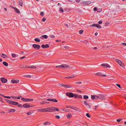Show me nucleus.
Listing matches in <instances>:
<instances>
[{
    "label": "nucleus",
    "instance_id": "obj_1",
    "mask_svg": "<svg viewBox=\"0 0 126 126\" xmlns=\"http://www.w3.org/2000/svg\"><path fill=\"white\" fill-rule=\"evenodd\" d=\"M46 112H53L55 111H59V109L55 107H51L48 108H46Z\"/></svg>",
    "mask_w": 126,
    "mask_h": 126
},
{
    "label": "nucleus",
    "instance_id": "obj_2",
    "mask_svg": "<svg viewBox=\"0 0 126 126\" xmlns=\"http://www.w3.org/2000/svg\"><path fill=\"white\" fill-rule=\"evenodd\" d=\"M21 100L22 101L25 102H30L33 100V99H32L26 98L23 97L21 98Z\"/></svg>",
    "mask_w": 126,
    "mask_h": 126
},
{
    "label": "nucleus",
    "instance_id": "obj_3",
    "mask_svg": "<svg viewBox=\"0 0 126 126\" xmlns=\"http://www.w3.org/2000/svg\"><path fill=\"white\" fill-rule=\"evenodd\" d=\"M84 104L86 106L88 109H90L91 108V105L89 102L87 101H84Z\"/></svg>",
    "mask_w": 126,
    "mask_h": 126
},
{
    "label": "nucleus",
    "instance_id": "obj_4",
    "mask_svg": "<svg viewBox=\"0 0 126 126\" xmlns=\"http://www.w3.org/2000/svg\"><path fill=\"white\" fill-rule=\"evenodd\" d=\"M66 95L69 97H74V94L71 92H66Z\"/></svg>",
    "mask_w": 126,
    "mask_h": 126
},
{
    "label": "nucleus",
    "instance_id": "obj_5",
    "mask_svg": "<svg viewBox=\"0 0 126 126\" xmlns=\"http://www.w3.org/2000/svg\"><path fill=\"white\" fill-rule=\"evenodd\" d=\"M91 97L92 99H96L99 98L101 99L99 96L96 95H91Z\"/></svg>",
    "mask_w": 126,
    "mask_h": 126
},
{
    "label": "nucleus",
    "instance_id": "obj_6",
    "mask_svg": "<svg viewBox=\"0 0 126 126\" xmlns=\"http://www.w3.org/2000/svg\"><path fill=\"white\" fill-rule=\"evenodd\" d=\"M116 61L122 67H124V65L121 61L118 59H116Z\"/></svg>",
    "mask_w": 126,
    "mask_h": 126
},
{
    "label": "nucleus",
    "instance_id": "obj_7",
    "mask_svg": "<svg viewBox=\"0 0 126 126\" xmlns=\"http://www.w3.org/2000/svg\"><path fill=\"white\" fill-rule=\"evenodd\" d=\"M70 67V65L67 64H62V68H69Z\"/></svg>",
    "mask_w": 126,
    "mask_h": 126
},
{
    "label": "nucleus",
    "instance_id": "obj_8",
    "mask_svg": "<svg viewBox=\"0 0 126 126\" xmlns=\"http://www.w3.org/2000/svg\"><path fill=\"white\" fill-rule=\"evenodd\" d=\"M35 49H39L40 47V46L39 45L33 44L32 46Z\"/></svg>",
    "mask_w": 126,
    "mask_h": 126
},
{
    "label": "nucleus",
    "instance_id": "obj_9",
    "mask_svg": "<svg viewBox=\"0 0 126 126\" xmlns=\"http://www.w3.org/2000/svg\"><path fill=\"white\" fill-rule=\"evenodd\" d=\"M1 80L2 82L4 83H6L7 81V80L6 79L3 78L2 77L1 79Z\"/></svg>",
    "mask_w": 126,
    "mask_h": 126
},
{
    "label": "nucleus",
    "instance_id": "obj_10",
    "mask_svg": "<svg viewBox=\"0 0 126 126\" xmlns=\"http://www.w3.org/2000/svg\"><path fill=\"white\" fill-rule=\"evenodd\" d=\"M91 3V2L90 1H83L82 3L83 5H87L90 4Z\"/></svg>",
    "mask_w": 126,
    "mask_h": 126
},
{
    "label": "nucleus",
    "instance_id": "obj_11",
    "mask_svg": "<svg viewBox=\"0 0 126 126\" xmlns=\"http://www.w3.org/2000/svg\"><path fill=\"white\" fill-rule=\"evenodd\" d=\"M101 66L108 68H110V66L107 63H102L101 65Z\"/></svg>",
    "mask_w": 126,
    "mask_h": 126
},
{
    "label": "nucleus",
    "instance_id": "obj_12",
    "mask_svg": "<svg viewBox=\"0 0 126 126\" xmlns=\"http://www.w3.org/2000/svg\"><path fill=\"white\" fill-rule=\"evenodd\" d=\"M19 82V80L18 79H13L11 80V82L12 83H17Z\"/></svg>",
    "mask_w": 126,
    "mask_h": 126
},
{
    "label": "nucleus",
    "instance_id": "obj_13",
    "mask_svg": "<svg viewBox=\"0 0 126 126\" xmlns=\"http://www.w3.org/2000/svg\"><path fill=\"white\" fill-rule=\"evenodd\" d=\"M53 102H57L58 100L54 99H48L46 100Z\"/></svg>",
    "mask_w": 126,
    "mask_h": 126
},
{
    "label": "nucleus",
    "instance_id": "obj_14",
    "mask_svg": "<svg viewBox=\"0 0 126 126\" xmlns=\"http://www.w3.org/2000/svg\"><path fill=\"white\" fill-rule=\"evenodd\" d=\"M46 108H42L38 109L37 110L41 112H46Z\"/></svg>",
    "mask_w": 126,
    "mask_h": 126
},
{
    "label": "nucleus",
    "instance_id": "obj_15",
    "mask_svg": "<svg viewBox=\"0 0 126 126\" xmlns=\"http://www.w3.org/2000/svg\"><path fill=\"white\" fill-rule=\"evenodd\" d=\"M95 74L96 75H98L99 76H103L104 77H105L106 76V75H102L101 73L100 72L95 73Z\"/></svg>",
    "mask_w": 126,
    "mask_h": 126
},
{
    "label": "nucleus",
    "instance_id": "obj_16",
    "mask_svg": "<svg viewBox=\"0 0 126 126\" xmlns=\"http://www.w3.org/2000/svg\"><path fill=\"white\" fill-rule=\"evenodd\" d=\"M41 47L43 48H45L48 47H49V46L47 44H46L45 45H44V44H42L41 45Z\"/></svg>",
    "mask_w": 126,
    "mask_h": 126
},
{
    "label": "nucleus",
    "instance_id": "obj_17",
    "mask_svg": "<svg viewBox=\"0 0 126 126\" xmlns=\"http://www.w3.org/2000/svg\"><path fill=\"white\" fill-rule=\"evenodd\" d=\"M71 109H74L75 110H76L79 111H80L79 109L76 107L72 106Z\"/></svg>",
    "mask_w": 126,
    "mask_h": 126
},
{
    "label": "nucleus",
    "instance_id": "obj_18",
    "mask_svg": "<svg viewBox=\"0 0 126 126\" xmlns=\"http://www.w3.org/2000/svg\"><path fill=\"white\" fill-rule=\"evenodd\" d=\"M1 56L4 58H8V57L7 55L4 54H2L1 55Z\"/></svg>",
    "mask_w": 126,
    "mask_h": 126
},
{
    "label": "nucleus",
    "instance_id": "obj_19",
    "mask_svg": "<svg viewBox=\"0 0 126 126\" xmlns=\"http://www.w3.org/2000/svg\"><path fill=\"white\" fill-rule=\"evenodd\" d=\"M18 104V102L12 101L11 104L13 105L16 106Z\"/></svg>",
    "mask_w": 126,
    "mask_h": 126
},
{
    "label": "nucleus",
    "instance_id": "obj_20",
    "mask_svg": "<svg viewBox=\"0 0 126 126\" xmlns=\"http://www.w3.org/2000/svg\"><path fill=\"white\" fill-rule=\"evenodd\" d=\"M63 86L65 88H71L72 87L71 86L65 84H64Z\"/></svg>",
    "mask_w": 126,
    "mask_h": 126
},
{
    "label": "nucleus",
    "instance_id": "obj_21",
    "mask_svg": "<svg viewBox=\"0 0 126 126\" xmlns=\"http://www.w3.org/2000/svg\"><path fill=\"white\" fill-rule=\"evenodd\" d=\"M14 10L17 13H20V11L16 7V8H15Z\"/></svg>",
    "mask_w": 126,
    "mask_h": 126
},
{
    "label": "nucleus",
    "instance_id": "obj_22",
    "mask_svg": "<svg viewBox=\"0 0 126 126\" xmlns=\"http://www.w3.org/2000/svg\"><path fill=\"white\" fill-rule=\"evenodd\" d=\"M19 5L20 6H22L23 5V2L22 0L19 1Z\"/></svg>",
    "mask_w": 126,
    "mask_h": 126
},
{
    "label": "nucleus",
    "instance_id": "obj_23",
    "mask_svg": "<svg viewBox=\"0 0 126 126\" xmlns=\"http://www.w3.org/2000/svg\"><path fill=\"white\" fill-rule=\"evenodd\" d=\"M16 110L15 109H11L9 110V112H13L15 111Z\"/></svg>",
    "mask_w": 126,
    "mask_h": 126
},
{
    "label": "nucleus",
    "instance_id": "obj_24",
    "mask_svg": "<svg viewBox=\"0 0 126 126\" xmlns=\"http://www.w3.org/2000/svg\"><path fill=\"white\" fill-rule=\"evenodd\" d=\"M5 100L8 103H9L11 104H12V100H8V99H5Z\"/></svg>",
    "mask_w": 126,
    "mask_h": 126
},
{
    "label": "nucleus",
    "instance_id": "obj_25",
    "mask_svg": "<svg viewBox=\"0 0 126 126\" xmlns=\"http://www.w3.org/2000/svg\"><path fill=\"white\" fill-rule=\"evenodd\" d=\"M3 64L5 66H8V64L6 62L4 61L3 62Z\"/></svg>",
    "mask_w": 126,
    "mask_h": 126
},
{
    "label": "nucleus",
    "instance_id": "obj_26",
    "mask_svg": "<svg viewBox=\"0 0 126 126\" xmlns=\"http://www.w3.org/2000/svg\"><path fill=\"white\" fill-rule=\"evenodd\" d=\"M51 124V123H49L48 122H47L44 123V125H50Z\"/></svg>",
    "mask_w": 126,
    "mask_h": 126
},
{
    "label": "nucleus",
    "instance_id": "obj_27",
    "mask_svg": "<svg viewBox=\"0 0 126 126\" xmlns=\"http://www.w3.org/2000/svg\"><path fill=\"white\" fill-rule=\"evenodd\" d=\"M96 27L99 29H101V27L99 25L96 24Z\"/></svg>",
    "mask_w": 126,
    "mask_h": 126
},
{
    "label": "nucleus",
    "instance_id": "obj_28",
    "mask_svg": "<svg viewBox=\"0 0 126 126\" xmlns=\"http://www.w3.org/2000/svg\"><path fill=\"white\" fill-rule=\"evenodd\" d=\"M67 118L69 119L72 117V115L70 114H69L68 115H67Z\"/></svg>",
    "mask_w": 126,
    "mask_h": 126
},
{
    "label": "nucleus",
    "instance_id": "obj_29",
    "mask_svg": "<svg viewBox=\"0 0 126 126\" xmlns=\"http://www.w3.org/2000/svg\"><path fill=\"white\" fill-rule=\"evenodd\" d=\"M83 98L85 99H87L89 98V97L88 95H85L83 96Z\"/></svg>",
    "mask_w": 126,
    "mask_h": 126
},
{
    "label": "nucleus",
    "instance_id": "obj_30",
    "mask_svg": "<svg viewBox=\"0 0 126 126\" xmlns=\"http://www.w3.org/2000/svg\"><path fill=\"white\" fill-rule=\"evenodd\" d=\"M23 107L24 108H28V107L27 106V105L26 104H24L23 105Z\"/></svg>",
    "mask_w": 126,
    "mask_h": 126
},
{
    "label": "nucleus",
    "instance_id": "obj_31",
    "mask_svg": "<svg viewBox=\"0 0 126 126\" xmlns=\"http://www.w3.org/2000/svg\"><path fill=\"white\" fill-rule=\"evenodd\" d=\"M19 107H23V105H22V104H19V103H18V104L17 105Z\"/></svg>",
    "mask_w": 126,
    "mask_h": 126
},
{
    "label": "nucleus",
    "instance_id": "obj_32",
    "mask_svg": "<svg viewBox=\"0 0 126 126\" xmlns=\"http://www.w3.org/2000/svg\"><path fill=\"white\" fill-rule=\"evenodd\" d=\"M34 40L35 41L37 42H39L40 41V40L39 39H38L37 38H36Z\"/></svg>",
    "mask_w": 126,
    "mask_h": 126
},
{
    "label": "nucleus",
    "instance_id": "obj_33",
    "mask_svg": "<svg viewBox=\"0 0 126 126\" xmlns=\"http://www.w3.org/2000/svg\"><path fill=\"white\" fill-rule=\"evenodd\" d=\"M42 37L46 39L47 38L48 36L47 35H42Z\"/></svg>",
    "mask_w": 126,
    "mask_h": 126
},
{
    "label": "nucleus",
    "instance_id": "obj_34",
    "mask_svg": "<svg viewBox=\"0 0 126 126\" xmlns=\"http://www.w3.org/2000/svg\"><path fill=\"white\" fill-rule=\"evenodd\" d=\"M71 68H72L74 70H76L77 68L76 67H74V66H70V67Z\"/></svg>",
    "mask_w": 126,
    "mask_h": 126
},
{
    "label": "nucleus",
    "instance_id": "obj_35",
    "mask_svg": "<svg viewBox=\"0 0 126 126\" xmlns=\"http://www.w3.org/2000/svg\"><path fill=\"white\" fill-rule=\"evenodd\" d=\"M63 110L66 112H69L70 111L66 109H63Z\"/></svg>",
    "mask_w": 126,
    "mask_h": 126
},
{
    "label": "nucleus",
    "instance_id": "obj_36",
    "mask_svg": "<svg viewBox=\"0 0 126 126\" xmlns=\"http://www.w3.org/2000/svg\"><path fill=\"white\" fill-rule=\"evenodd\" d=\"M59 10L61 11L62 12H64L63 9L62 8H59Z\"/></svg>",
    "mask_w": 126,
    "mask_h": 126
},
{
    "label": "nucleus",
    "instance_id": "obj_37",
    "mask_svg": "<svg viewBox=\"0 0 126 126\" xmlns=\"http://www.w3.org/2000/svg\"><path fill=\"white\" fill-rule=\"evenodd\" d=\"M24 77H29L30 78H31V76L30 75H24Z\"/></svg>",
    "mask_w": 126,
    "mask_h": 126
},
{
    "label": "nucleus",
    "instance_id": "obj_38",
    "mask_svg": "<svg viewBox=\"0 0 126 126\" xmlns=\"http://www.w3.org/2000/svg\"><path fill=\"white\" fill-rule=\"evenodd\" d=\"M55 36L53 35H49V37L54 38L55 37Z\"/></svg>",
    "mask_w": 126,
    "mask_h": 126
},
{
    "label": "nucleus",
    "instance_id": "obj_39",
    "mask_svg": "<svg viewBox=\"0 0 126 126\" xmlns=\"http://www.w3.org/2000/svg\"><path fill=\"white\" fill-rule=\"evenodd\" d=\"M75 83L78 84H81L82 83V82L81 81H79L76 82Z\"/></svg>",
    "mask_w": 126,
    "mask_h": 126
},
{
    "label": "nucleus",
    "instance_id": "obj_40",
    "mask_svg": "<svg viewBox=\"0 0 126 126\" xmlns=\"http://www.w3.org/2000/svg\"><path fill=\"white\" fill-rule=\"evenodd\" d=\"M83 31L82 30H80L79 31V32L80 34H82L83 32Z\"/></svg>",
    "mask_w": 126,
    "mask_h": 126
},
{
    "label": "nucleus",
    "instance_id": "obj_41",
    "mask_svg": "<svg viewBox=\"0 0 126 126\" xmlns=\"http://www.w3.org/2000/svg\"><path fill=\"white\" fill-rule=\"evenodd\" d=\"M122 120H123L122 119H117V121L119 123L120 122V121H122Z\"/></svg>",
    "mask_w": 126,
    "mask_h": 126
},
{
    "label": "nucleus",
    "instance_id": "obj_42",
    "mask_svg": "<svg viewBox=\"0 0 126 126\" xmlns=\"http://www.w3.org/2000/svg\"><path fill=\"white\" fill-rule=\"evenodd\" d=\"M116 85L119 87V88H122V87H121V86L119 84H116Z\"/></svg>",
    "mask_w": 126,
    "mask_h": 126
},
{
    "label": "nucleus",
    "instance_id": "obj_43",
    "mask_svg": "<svg viewBox=\"0 0 126 126\" xmlns=\"http://www.w3.org/2000/svg\"><path fill=\"white\" fill-rule=\"evenodd\" d=\"M99 96V97H100V98H101V99H104V96L103 95H102L101 96L100 95Z\"/></svg>",
    "mask_w": 126,
    "mask_h": 126
},
{
    "label": "nucleus",
    "instance_id": "obj_44",
    "mask_svg": "<svg viewBox=\"0 0 126 126\" xmlns=\"http://www.w3.org/2000/svg\"><path fill=\"white\" fill-rule=\"evenodd\" d=\"M56 67L57 68H58V67L60 68H62V65H61L57 66H56Z\"/></svg>",
    "mask_w": 126,
    "mask_h": 126
},
{
    "label": "nucleus",
    "instance_id": "obj_45",
    "mask_svg": "<svg viewBox=\"0 0 126 126\" xmlns=\"http://www.w3.org/2000/svg\"><path fill=\"white\" fill-rule=\"evenodd\" d=\"M64 47L65 48H66V49H69V47L68 46H67V45L65 46H64Z\"/></svg>",
    "mask_w": 126,
    "mask_h": 126
},
{
    "label": "nucleus",
    "instance_id": "obj_46",
    "mask_svg": "<svg viewBox=\"0 0 126 126\" xmlns=\"http://www.w3.org/2000/svg\"><path fill=\"white\" fill-rule=\"evenodd\" d=\"M96 24H92V25H90V27L92 26V27H96Z\"/></svg>",
    "mask_w": 126,
    "mask_h": 126
},
{
    "label": "nucleus",
    "instance_id": "obj_47",
    "mask_svg": "<svg viewBox=\"0 0 126 126\" xmlns=\"http://www.w3.org/2000/svg\"><path fill=\"white\" fill-rule=\"evenodd\" d=\"M55 117L58 119H59L60 118V117L59 115H56L55 116Z\"/></svg>",
    "mask_w": 126,
    "mask_h": 126
},
{
    "label": "nucleus",
    "instance_id": "obj_48",
    "mask_svg": "<svg viewBox=\"0 0 126 126\" xmlns=\"http://www.w3.org/2000/svg\"><path fill=\"white\" fill-rule=\"evenodd\" d=\"M86 115L89 118H90L91 117L90 115H89V114L88 113H87L86 114Z\"/></svg>",
    "mask_w": 126,
    "mask_h": 126
},
{
    "label": "nucleus",
    "instance_id": "obj_49",
    "mask_svg": "<svg viewBox=\"0 0 126 126\" xmlns=\"http://www.w3.org/2000/svg\"><path fill=\"white\" fill-rule=\"evenodd\" d=\"M65 78L68 79L69 78H73V77H72V76H69L67 77H65Z\"/></svg>",
    "mask_w": 126,
    "mask_h": 126
},
{
    "label": "nucleus",
    "instance_id": "obj_50",
    "mask_svg": "<svg viewBox=\"0 0 126 126\" xmlns=\"http://www.w3.org/2000/svg\"><path fill=\"white\" fill-rule=\"evenodd\" d=\"M12 57H15L16 56V55L14 53H13L12 55Z\"/></svg>",
    "mask_w": 126,
    "mask_h": 126
},
{
    "label": "nucleus",
    "instance_id": "obj_51",
    "mask_svg": "<svg viewBox=\"0 0 126 126\" xmlns=\"http://www.w3.org/2000/svg\"><path fill=\"white\" fill-rule=\"evenodd\" d=\"M37 68V67H36L34 65H32V68H35L36 69V68Z\"/></svg>",
    "mask_w": 126,
    "mask_h": 126
},
{
    "label": "nucleus",
    "instance_id": "obj_52",
    "mask_svg": "<svg viewBox=\"0 0 126 126\" xmlns=\"http://www.w3.org/2000/svg\"><path fill=\"white\" fill-rule=\"evenodd\" d=\"M31 114H32V112L30 111H29L27 113V115H30Z\"/></svg>",
    "mask_w": 126,
    "mask_h": 126
},
{
    "label": "nucleus",
    "instance_id": "obj_53",
    "mask_svg": "<svg viewBox=\"0 0 126 126\" xmlns=\"http://www.w3.org/2000/svg\"><path fill=\"white\" fill-rule=\"evenodd\" d=\"M38 53H39V52H37V51H35V52H34L33 53V54H38Z\"/></svg>",
    "mask_w": 126,
    "mask_h": 126
},
{
    "label": "nucleus",
    "instance_id": "obj_54",
    "mask_svg": "<svg viewBox=\"0 0 126 126\" xmlns=\"http://www.w3.org/2000/svg\"><path fill=\"white\" fill-rule=\"evenodd\" d=\"M74 96L75 98H78V95L75 94H74Z\"/></svg>",
    "mask_w": 126,
    "mask_h": 126
},
{
    "label": "nucleus",
    "instance_id": "obj_55",
    "mask_svg": "<svg viewBox=\"0 0 126 126\" xmlns=\"http://www.w3.org/2000/svg\"><path fill=\"white\" fill-rule=\"evenodd\" d=\"M4 97L6 98H10V96H4Z\"/></svg>",
    "mask_w": 126,
    "mask_h": 126
},
{
    "label": "nucleus",
    "instance_id": "obj_56",
    "mask_svg": "<svg viewBox=\"0 0 126 126\" xmlns=\"http://www.w3.org/2000/svg\"><path fill=\"white\" fill-rule=\"evenodd\" d=\"M97 10V8H96V7H94V11H96Z\"/></svg>",
    "mask_w": 126,
    "mask_h": 126
},
{
    "label": "nucleus",
    "instance_id": "obj_57",
    "mask_svg": "<svg viewBox=\"0 0 126 126\" xmlns=\"http://www.w3.org/2000/svg\"><path fill=\"white\" fill-rule=\"evenodd\" d=\"M46 19L45 18H43L42 19V21L43 22H44L46 21Z\"/></svg>",
    "mask_w": 126,
    "mask_h": 126
},
{
    "label": "nucleus",
    "instance_id": "obj_58",
    "mask_svg": "<svg viewBox=\"0 0 126 126\" xmlns=\"http://www.w3.org/2000/svg\"><path fill=\"white\" fill-rule=\"evenodd\" d=\"M11 97L13 98H16V97L15 96H10V98Z\"/></svg>",
    "mask_w": 126,
    "mask_h": 126
},
{
    "label": "nucleus",
    "instance_id": "obj_59",
    "mask_svg": "<svg viewBox=\"0 0 126 126\" xmlns=\"http://www.w3.org/2000/svg\"><path fill=\"white\" fill-rule=\"evenodd\" d=\"M82 98V96L81 95H80L78 97V98Z\"/></svg>",
    "mask_w": 126,
    "mask_h": 126
},
{
    "label": "nucleus",
    "instance_id": "obj_60",
    "mask_svg": "<svg viewBox=\"0 0 126 126\" xmlns=\"http://www.w3.org/2000/svg\"><path fill=\"white\" fill-rule=\"evenodd\" d=\"M40 103L41 104H45V102L44 101H43L42 102H40Z\"/></svg>",
    "mask_w": 126,
    "mask_h": 126
},
{
    "label": "nucleus",
    "instance_id": "obj_61",
    "mask_svg": "<svg viewBox=\"0 0 126 126\" xmlns=\"http://www.w3.org/2000/svg\"><path fill=\"white\" fill-rule=\"evenodd\" d=\"M102 21L101 20L99 21L98 23L99 24H101L102 23Z\"/></svg>",
    "mask_w": 126,
    "mask_h": 126
},
{
    "label": "nucleus",
    "instance_id": "obj_62",
    "mask_svg": "<svg viewBox=\"0 0 126 126\" xmlns=\"http://www.w3.org/2000/svg\"><path fill=\"white\" fill-rule=\"evenodd\" d=\"M40 15L41 16H43L44 15V13L43 12H41L40 13Z\"/></svg>",
    "mask_w": 126,
    "mask_h": 126
},
{
    "label": "nucleus",
    "instance_id": "obj_63",
    "mask_svg": "<svg viewBox=\"0 0 126 126\" xmlns=\"http://www.w3.org/2000/svg\"><path fill=\"white\" fill-rule=\"evenodd\" d=\"M71 106H66V107L67 108H71Z\"/></svg>",
    "mask_w": 126,
    "mask_h": 126
},
{
    "label": "nucleus",
    "instance_id": "obj_64",
    "mask_svg": "<svg viewBox=\"0 0 126 126\" xmlns=\"http://www.w3.org/2000/svg\"><path fill=\"white\" fill-rule=\"evenodd\" d=\"M122 44L124 45L125 46H126V43H122Z\"/></svg>",
    "mask_w": 126,
    "mask_h": 126
}]
</instances>
